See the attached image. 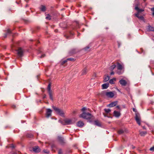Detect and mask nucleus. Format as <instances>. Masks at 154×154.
Masks as SVG:
<instances>
[{
	"mask_svg": "<svg viewBox=\"0 0 154 154\" xmlns=\"http://www.w3.org/2000/svg\"><path fill=\"white\" fill-rule=\"evenodd\" d=\"M124 70H118L117 71L116 73L119 75L122 74L124 72Z\"/></svg>",
	"mask_w": 154,
	"mask_h": 154,
	"instance_id": "bb28decb",
	"label": "nucleus"
},
{
	"mask_svg": "<svg viewBox=\"0 0 154 154\" xmlns=\"http://www.w3.org/2000/svg\"><path fill=\"white\" fill-rule=\"evenodd\" d=\"M58 154H62L63 153L62 150L61 149H60L58 151Z\"/></svg>",
	"mask_w": 154,
	"mask_h": 154,
	"instance_id": "c9c22d12",
	"label": "nucleus"
},
{
	"mask_svg": "<svg viewBox=\"0 0 154 154\" xmlns=\"http://www.w3.org/2000/svg\"><path fill=\"white\" fill-rule=\"evenodd\" d=\"M33 151L35 152H39L40 151V149L38 146H35L32 148Z\"/></svg>",
	"mask_w": 154,
	"mask_h": 154,
	"instance_id": "9b49d317",
	"label": "nucleus"
},
{
	"mask_svg": "<svg viewBox=\"0 0 154 154\" xmlns=\"http://www.w3.org/2000/svg\"><path fill=\"white\" fill-rule=\"evenodd\" d=\"M48 94H49V97H50V99L51 100L53 101V98L52 94V92L50 91V92H48Z\"/></svg>",
	"mask_w": 154,
	"mask_h": 154,
	"instance_id": "b1692460",
	"label": "nucleus"
},
{
	"mask_svg": "<svg viewBox=\"0 0 154 154\" xmlns=\"http://www.w3.org/2000/svg\"><path fill=\"white\" fill-rule=\"evenodd\" d=\"M46 19L48 20H50L51 19V16L49 14H47L46 15Z\"/></svg>",
	"mask_w": 154,
	"mask_h": 154,
	"instance_id": "2f4dec72",
	"label": "nucleus"
},
{
	"mask_svg": "<svg viewBox=\"0 0 154 154\" xmlns=\"http://www.w3.org/2000/svg\"><path fill=\"white\" fill-rule=\"evenodd\" d=\"M135 119L137 123L140 125V119L139 114H136Z\"/></svg>",
	"mask_w": 154,
	"mask_h": 154,
	"instance_id": "423d86ee",
	"label": "nucleus"
},
{
	"mask_svg": "<svg viewBox=\"0 0 154 154\" xmlns=\"http://www.w3.org/2000/svg\"><path fill=\"white\" fill-rule=\"evenodd\" d=\"M119 82L122 86H125L127 84V82L126 81L122 79L120 80L119 81Z\"/></svg>",
	"mask_w": 154,
	"mask_h": 154,
	"instance_id": "f8f14e48",
	"label": "nucleus"
},
{
	"mask_svg": "<svg viewBox=\"0 0 154 154\" xmlns=\"http://www.w3.org/2000/svg\"><path fill=\"white\" fill-rule=\"evenodd\" d=\"M16 51L17 52V54L18 56L20 57H22L23 56V51L21 48H19Z\"/></svg>",
	"mask_w": 154,
	"mask_h": 154,
	"instance_id": "39448f33",
	"label": "nucleus"
},
{
	"mask_svg": "<svg viewBox=\"0 0 154 154\" xmlns=\"http://www.w3.org/2000/svg\"><path fill=\"white\" fill-rule=\"evenodd\" d=\"M149 150L151 151H154V146L152 147H151L150 149Z\"/></svg>",
	"mask_w": 154,
	"mask_h": 154,
	"instance_id": "58836bf2",
	"label": "nucleus"
},
{
	"mask_svg": "<svg viewBox=\"0 0 154 154\" xmlns=\"http://www.w3.org/2000/svg\"><path fill=\"white\" fill-rule=\"evenodd\" d=\"M64 8H63V9H61V10H64Z\"/></svg>",
	"mask_w": 154,
	"mask_h": 154,
	"instance_id": "864d4df0",
	"label": "nucleus"
},
{
	"mask_svg": "<svg viewBox=\"0 0 154 154\" xmlns=\"http://www.w3.org/2000/svg\"><path fill=\"white\" fill-rule=\"evenodd\" d=\"M45 54H42V55L40 57V58H42V57H45Z\"/></svg>",
	"mask_w": 154,
	"mask_h": 154,
	"instance_id": "a19ab883",
	"label": "nucleus"
},
{
	"mask_svg": "<svg viewBox=\"0 0 154 154\" xmlns=\"http://www.w3.org/2000/svg\"><path fill=\"white\" fill-rule=\"evenodd\" d=\"M147 133L146 131H141L140 132V134L141 136H144Z\"/></svg>",
	"mask_w": 154,
	"mask_h": 154,
	"instance_id": "c756f323",
	"label": "nucleus"
},
{
	"mask_svg": "<svg viewBox=\"0 0 154 154\" xmlns=\"http://www.w3.org/2000/svg\"><path fill=\"white\" fill-rule=\"evenodd\" d=\"M11 33V30L8 29L7 30V32L5 34L4 37L6 38L7 37V35L8 34H10Z\"/></svg>",
	"mask_w": 154,
	"mask_h": 154,
	"instance_id": "412c9836",
	"label": "nucleus"
},
{
	"mask_svg": "<svg viewBox=\"0 0 154 154\" xmlns=\"http://www.w3.org/2000/svg\"><path fill=\"white\" fill-rule=\"evenodd\" d=\"M52 110L50 109H46V117L47 118H49L51 116Z\"/></svg>",
	"mask_w": 154,
	"mask_h": 154,
	"instance_id": "20e7f679",
	"label": "nucleus"
},
{
	"mask_svg": "<svg viewBox=\"0 0 154 154\" xmlns=\"http://www.w3.org/2000/svg\"><path fill=\"white\" fill-rule=\"evenodd\" d=\"M67 60L63 61L62 62H61V64L62 65H63L65 63H66L67 62Z\"/></svg>",
	"mask_w": 154,
	"mask_h": 154,
	"instance_id": "e433bc0d",
	"label": "nucleus"
},
{
	"mask_svg": "<svg viewBox=\"0 0 154 154\" xmlns=\"http://www.w3.org/2000/svg\"><path fill=\"white\" fill-rule=\"evenodd\" d=\"M52 107L57 114L61 116H64V113L63 110L54 106H53Z\"/></svg>",
	"mask_w": 154,
	"mask_h": 154,
	"instance_id": "f03ea898",
	"label": "nucleus"
},
{
	"mask_svg": "<svg viewBox=\"0 0 154 154\" xmlns=\"http://www.w3.org/2000/svg\"><path fill=\"white\" fill-rule=\"evenodd\" d=\"M133 110L134 112H136V109L135 108H133Z\"/></svg>",
	"mask_w": 154,
	"mask_h": 154,
	"instance_id": "09e8293b",
	"label": "nucleus"
},
{
	"mask_svg": "<svg viewBox=\"0 0 154 154\" xmlns=\"http://www.w3.org/2000/svg\"><path fill=\"white\" fill-rule=\"evenodd\" d=\"M114 116L116 117H119L120 116V113L119 112L114 111L113 112Z\"/></svg>",
	"mask_w": 154,
	"mask_h": 154,
	"instance_id": "f3484780",
	"label": "nucleus"
},
{
	"mask_svg": "<svg viewBox=\"0 0 154 154\" xmlns=\"http://www.w3.org/2000/svg\"><path fill=\"white\" fill-rule=\"evenodd\" d=\"M151 11L152 12H154V7L151 8Z\"/></svg>",
	"mask_w": 154,
	"mask_h": 154,
	"instance_id": "a18cd8bd",
	"label": "nucleus"
},
{
	"mask_svg": "<svg viewBox=\"0 0 154 154\" xmlns=\"http://www.w3.org/2000/svg\"><path fill=\"white\" fill-rule=\"evenodd\" d=\"M116 65H111L110 67V70L111 71H112L116 68Z\"/></svg>",
	"mask_w": 154,
	"mask_h": 154,
	"instance_id": "c85d7f7f",
	"label": "nucleus"
},
{
	"mask_svg": "<svg viewBox=\"0 0 154 154\" xmlns=\"http://www.w3.org/2000/svg\"><path fill=\"white\" fill-rule=\"evenodd\" d=\"M109 84L108 83L103 84L102 85V88L103 89H106L109 87Z\"/></svg>",
	"mask_w": 154,
	"mask_h": 154,
	"instance_id": "a211bd4d",
	"label": "nucleus"
},
{
	"mask_svg": "<svg viewBox=\"0 0 154 154\" xmlns=\"http://www.w3.org/2000/svg\"><path fill=\"white\" fill-rule=\"evenodd\" d=\"M46 95L45 94L44 95L43 97V98L44 99L46 97Z\"/></svg>",
	"mask_w": 154,
	"mask_h": 154,
	"instance_id": "de8ad7c7",
	"label": "nucleus"
},
{
	"mask_svg": "<svg viewBox=\"0 0 154 154\" xmlns=\"http://www.w3.org/2000/svg\"><path fill=\"white\" fill-rule=\"evenodd\" d=\"M76 124L77 126L81 128L83 127L84 125L83 122L81 121H79L77 122Z\"/></svg>",
	"mask_w": 154,
	"mask_h": 154,
	"instance_id": "4468645a",
	"label": "nucleus"
},
{
	"mask_svg": "<svg viewBox=\"0 0 154 154\" xmlns=\"http://www.w3.org/2000/svg\"><path fill=\"white\" fill-rule=\"evenodd\" d=\"M114 74V72L112 71L110 73V75H113Z\"/></svg>",
	"mask_w": 154,
	"mask_h": 154,
	"instance_id": "c03bdc74",
	"label": "nucleus"
},
{
	"mask_svg": "<svg viewBox=\"0 0 154 154\" xmlns=\"http://www.w3.org/2000/svg\"><path fill=\"white\" fill-rule=\"evenodd\" d=\"M152 15L154 16V12H153L152 13Z\"/></svg>",
	"mask_w": 154,
	"mask_h": 154,
	"instance_id": "3c124183",
	"label": "nucleus"
},
{
	"mask_svg": "<svg viewBox=\"0 0 154 154\" xmlns=\"http://www.w3.org/2000/svg\"><path fill=\"white\" fill-rule=\"evenodd\" d=\"M135 15L137 17H138L139 19L140 20H144V17L143 16L140 15L139 16V14L138 13L135 14Z\"/></svg>",
	"mask_w": 154,
	"mask_h": 154,
	"instance_id": "dca6fc26",
	"label": "nucleus"
},
{
	"mask_svg": "<svg viewBox=\"0 0 154 154\" xmlns=\"http://www.w3.org/2000/svg\"><path fill=\"white\" fill-rule=\"evenodd\" d=\"M118 103L117 101H115L112 102L110 103L107 105V107H113L116 106Z\"/></svg>",
	"mask_w": 154,
	"mask_h": 154,
	"instance_id": "6e6552de",
	"label": "nucleus"
},
{
	"mask_svg": "<svg viewBox=\"0 0 154 154\" xmlns=\"http://www.w3.org/2000/svg\"><path fill=\"white\" fill-rule=\"evenodd\" d=\"M94 124L98 126H101V125L100 122L98 120H96L94 122Z\"/></svg>",
	"mask_w": 154,
	"mask_h": 154,
	"instance_id": "aec40b11",
	"label": "nucleus"
},
{
	"mask_svg": "<svg viewBox=\"0 0 154 154\" xmlns=\"http://www.w3.org/2000/svg\"><path fill=\"white\" fill-rule=\"evenodd\" d=\"M105 112L106 113H108L111 112V110L109 109H104Z\"/></svg>",
	"mask_w": 154,
	"mask_h": 154,
	"instance_id": "7c9ffc66",
	"label": "nucleus"
},
{
	"mask_svg": "<svg viewBox=\"0 0 154 154\" xmlns=\"http://www.w3.org/2000/svg\"><path fill=\"white\" fill-rule=\"evenodd\" d=\"M87 72V69L86 68H85L82 72V75H84L86 74Z\"/></svg>",
	"mask_w": 154,
	"mask_h": 154,
	"instance_id": "5701e85b",
	"label": "nucleus"
},
{
	"mask_svg": "<svg viewBox=\"0 0 154 154\" xmlns=\"http://www.w3.org/2000/svg\"><path fill=\"white\" fill-rule=\"evenodd\" d=\"M109 79V76H106L105 77L103 81L106 82L108 81Z\"/></svg>",
	"mask_w": 154,
	"mask_h": 154,
	"instance_id": "a878e982",
	"label": "nucleus"
},
{
	"mask_svg": "<svg viewBox=\"0 0 154 154\" xmlns=\"http://www.w3.org/2000/svg\"><path fill=\"white\" fill-rule=\"evenodd\" d=\"M79 117L88 120L90 122H91L92 121V119L93 116L90 113L83 112L80 115Z\"/></svg>",
	"mask_w": 154,
	"mask_h": 154,
	"instance_id": "f257e3e1",
	"label": "nucleus"
},
{
	"mask_svg": "<svg viewBox=\"0 0 154 154\" xmlns=\"http://www.w3.org/2000/svg\"><path fill=\"white\" fill-rule=\"evenodd\" d=\"M47 90H48V92H52V91L51 90V83H49L47 88Z\"/></svg>",
	"mask_w": 154,
	"mask_h": 154,
	"instance_id": "393cba45",
	"label": "nucleus"
},
{
	"mask_svg": "<svg viewBox=\"0 0 154 154\" xmlns=\"http://www.w3.org/2000/svg\"><path fill=\"white\" fill-rule=\"evenodd\" d=\"M134 147H133V148H134Z\"/></svg>",
	"mask_w": 154,
	"mask_h": 154,
	"instance_id": "6e6d98bb",
	"label": "nucleus"
},
{
	"mask_svg": "<svg viewBox=\"0 0 154 154\" xmlns=\"http://www.w3.org/2000/svg\"><path fill=\"white\" fill-rule=\"evenodd\" d=\"M123 133H124V131L122 129L118 131V133L119 134H122Z\"/></svg>",
	"mask_w": 154,
	"mask_h": 154,
	"instance_id": "f704fd0d",
	"label": "nucleus"
},
{
	"mask_svg": "<svg viewBox=\"0 0 154 154\" xmlns=\"http://www.w3.org/2000/svg\"><path fill=\"white\" fill-rule=\"evenodd\" d=\"M116 108H117V109H119V110L120 109V106H116Z\"/></svg>",
	"mask_w": 154,
	"mask_h": 154,
	"instance_id": "37998d69",
	"label": "nucleus"
},
{
	"mask_svg": "<svg viewBox=\"0 0 154 154\" xmlns=\"http://www.w3.org/2000/svg\"><path fill=\"white\" fill-rule=\"evenodd\" d=\"M117 64V69L118 70H124V66L119 63L118 62Z\"/></svg>",
	"mask_w": 154,
	"mask_h": 154,
	"instance_id": "1a4fd4ad",
	"label": "nucleus"
},
{
	"mask_svg": "<svg viewBox=\"0 0 154 154\" xmlns=\"http://www.w3.org/2000/svg\"><path fill=\"white\" fill-rule=\"evenodd\" d=\"M109 83L111 84H114V82L113 79H111L109 80Z\"/></svg>",
	"mask_w": 154,
	"mask_h": 154,
	"instance_id": "4c0bfd02",
	"label": "nucleus"
},
{
	"mask_svg": "<svg viewBox=\"0 0 154 154\" xmlns=\"http://www.w3.org/2000/svg\"><path fill=\"white\" fill-rule=\"evenodd\" d=\"M86 108L85 107H83L82 109V111H83V112H85V111L86 110Z\"/></svg>",
	"mask_w": 154,
	"mask_h": 154,
	"instance_id": "ea45409f",
	"label": "nucleus"
},
{
	"mask_svg": "<svg viewBox=\"0 0 154 154\" xmlns=\"http://www.w3.org/2000/svg\"><path fill=\"white\" fill-rule=\"evenodd\" d=\"M148 29L149 31H154V27H153L150 25L148 26Z\"/></svg>",
	"mask_w": 154,
	"mask_h": 154,
	"instance_id": "4be33fe9",
	"label": "nucleus"
},
{
	"mask_svg": "<svg viewBox=\"0 0 154 154\" xmlns=\"http://www.w3.org/2000/svg\"><path fill=\"white\" fill-rule=\"evenodd\" d=\"M88 48H89V47H87L86 48H85V50H86V49H88Z\"/></svg>",
	"mask_w": 154,
	"mask_h": 154,
	"instance_id": "8fccbe9b",
	"label": "nucleus"
},
{
	"mask_svg": "<svg viewBox=\"0 0 154 154\" xmlns=\"http://www.w3.org/2000/svg\"><path fill=\"white\" fill-rule=\"evenodd\" d=\"M139 5V4H137L135 5V9L137 11L138 13L139 12H143L144 11V10L143 9H140L138 7V6Z\"/></svg>",
	"mask_w": 154,
	"mask_h": 154,
	"instance_id": "9d476101",
	"label": "nucleus"
},
{
	"mask_svg": "<svg viewBox=\"0 0 154 154\" xmlns=\"http://www.w3.org/2000/svg\"><path fill=\"white\" fill-rule=\"evenodd\" d=\"M118 47L119 48L120 47V45H121L120 43L119 42H118Z\"/></svg>",
	"mask_w": 154,
	"mask_h": 154,
	"instance_id": "79ce46f5",
	"label": "nucleus"
},
{
	"mask_svg": "<svg viewBox=\"0 0 154 154\" xmlns=\"http://www.w3.org/2000/svg\"><path fill=\"white\" fill-rule=\"evenodd\" d=\"M106 95L108 97L112 98L114 96V93L112 92H106L105 93Z\"/></svg>",
	"mask_w": 154,
	"mask_h": 154,
	"instance_id": "0eeeda50",
	"label": "nucleus"
},
{
	"mask_svg": "<svg viewBox=\"0 0 154 154\" xmlns=\"http://www.w3.org/2000/svg\"><path fill=\"white\" fill-rule=\"evenodd\" d=\"M26 136L27 137L32 138L33 137V135L31 134H27L26 135Z\"/></svg>",
	"mask_w": 154,
	"mask_h": 154,
	"instance_id": "cd10ccee",
	"label": "nucleus"
},
{
	"mask_svg": "<svg viewBox=\"0 0 154 154\" xmlns=\"http://www.w3.org/2000/svg\"><path fill=\"white\" fill-rule=\"evenodd\" d=\"M77 52V51L76 49L73 48L69 52L70 55H71L76 53Z\"/></svg>",
	"mask_w": 154,
	"mask_h": 154,
	"instance_id": "ddd939ff",
	"label": "nucleus"
},
{
	"mask_svg": "<svg viewBox=\"0 0 154 154\" xmlns=\"http://www.w3.org/2000/svg\"><path fill=\"white\" fill-rule=\"evenodd\" d=\"M67 60H70L71 61H74L75 60V59L72 58H68L67 59Z\"/></svg>",
	"mask_w": 154,
	"mask_h": 154,
	"instance_id": "72a5a7b5",
	"label": "nucleus"
},
{
	"mask_svg": "<svg viewBox=\"0 0 154 154\" xmlns=\"http://www.w3.org/2000/svg\"><path fill=\"white\" fill-rule=\"evenodd\" d=\"M65 122L66 125H68L72 124V121L70 119H65Z\"/></svg>",
	"mask_w": 154,
	"mask_h": 154,
	"instance_id": "2eb2a0df",
	"label": "nucleus"
},
{
	"mask_svg": "<svg viewBox=\"0 0 154 154\" xmlns=\"http://www.w3.org/2000/svg\"><path fill=\"white\" fill-rule=\"evenodd\" d=\"M39 9L40 10L44 12L46 11V7L45 6L43 5H41Z\"/></svg>",
	"mask_w": 154,
	"mask_h": 154,
	"instance_id": "6ab92c4d",
	"label": "nucleus"
},
{
	"mask_svg": "<svg viewBox=\"0 0 154 154\" xmlns=\"http://www.w3.org/2000/svg\"><path fill=\"white\" fill-rule=\"evenodd\" d=\"M57 139L59 143L62 145H64L66 143L64 138L62 137L58 136Z\"/></svg>",
	"mask_w": 154,
	"mask_h": 154,
	"instance_id": "7ed1b4c3",
	"label": "nucleus"
},
{
	"mask_svg": "<svg viewBox=\"0 0 154 154\" xmlns=\"http://www.w3.org/2000/svg\"><path fill=\"white\" fill-rule=\"evenodd\" d=\"M55 32H57V31H56V30H55Z\"/></svg>",
	"mask_w": 154,
	"mask_h": 154,
	"instance_id": "5fc2aeb1",
	"label": "nucleus"
},
{
	"mask_svg": "<svg viewBox=\"0 0 154 154\" xmlns=\"http://www.w3.org/2000/svg\"><path fill=\"white\" fill-rule=\"evenodd\" d=\"M59 122L63 125H66V124H65L66 123L65 122V119L63 121L59 120Z\"/></svg>",
	"mask_w": 154,
	"mask_h": 154,
	"instance_id": "473e14b6",
	"label": "nucleus"
},
{
	"mask_svg": "<svg viewBox=\"0 0 154 154\" xmlns=\"http://www.w3.org/2000/svg\"><path fill=\"white\" fill-rule=\"evenodd\" d=\"M12 107L13 109H15L16 108V106L14 105H13L12 106Z\"/></svg>",
	"mask_w": 154,
	"mask_h": 154,
	"instance_id": "49530a36",
	"label": "nucleus"
},
{
	"mask_svg": "<svg viewBox=\"0 0 154 154\" xmlns=\"http://www.w3.org/2000/svg\"><path fill=\"white\" fill-rule=\"evenodd\" d=\"M143 129H144L145 128V127H143Z\"/></svg>",
	"mask_w": 154,
	"mask_h": 154,
	"instance_id": "603ef678",
	"label": "nucleus"
}]
</instances>
